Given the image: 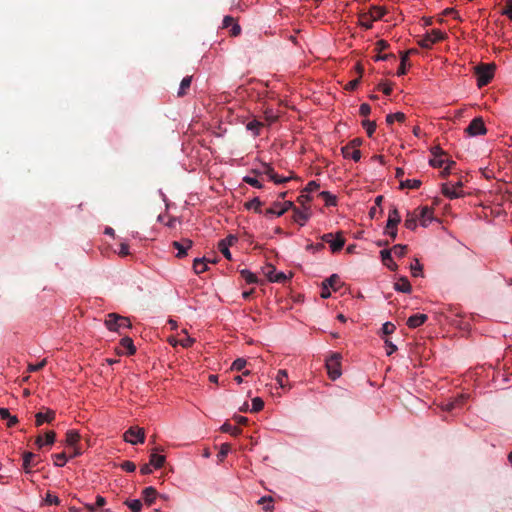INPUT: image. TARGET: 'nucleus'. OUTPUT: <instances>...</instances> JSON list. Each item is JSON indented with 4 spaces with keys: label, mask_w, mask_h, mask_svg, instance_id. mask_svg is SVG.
<instances>
[{
    "label": "nucleus",
    "mask_w": 512,
    "mask_h": 512,
    "mask_svg": "<svg viewBox=\"0 0 512 512\" xmlns=\"http://www.w3.org/2000/svg\"><path fill=\"white\" fill-rule=\"evenodd\" d=\"M221 430L225 433H230L232 436H238L242 430L237 426H232L230 423H224Z\"/></svg>",
    "instance_id": "nucleus-32"
},
{
    "label": "nucleus",
    "mask_w": 512,
    "mask_h": 512,
    "mask_svg": "<svg viewBox=\"0 0 512 512\" xmlns=\"http://www.w3.org/2000/svg\"><path fill=\"white\" fill-rule=\"evenodd\" d=\"M288 378V373L286 370H279L276 376V380L281 388H286L285 380Z\"/></svg>",
    "instance_id": "nucleus-41"
},
{
    "label": "nucleus",
    "mask_w": 512,
    "mask_h": 512,
    "mask_svg": "<svg viewBox=\"0 0 512 512\" xmlns=\"http://www.w3.org/2000/svg\"><path fill=\"white\" fill-rule=\"evenodd\" d=\"M384 14L385 10L381 7H372L369 12V15L374 21L381 19L384 16Z\"/></svg>",
    "instance_id": "nucleus-35"
},
{
    "label": "nucleus",
    "mask_w": 512,
    "mask_h": 512,
    "mask_svg": "<svg viewBox=\"0 0 512 512\" xmlns=\"http://www.w3.org/2000/svg\"><path fill=\"white\" fill-rule=\"evenodd\" d=\"M502 14L506 15L512 21V0H506Z\"/></svg>",
    "instance_id": "nucleus-50"
},
{
    "label": "nucleus",
    "mask_w": 512,
    "mask_h": 512,
    "mask_svg": "<svg viewBox=\"0 0 512 512\" xmlns=\"http://www.w3.org/2000/svg\"><path fill=\"white\" fill-rule=\"evenodd\" d=\"M287 279L286 275L283 272L275 273L274 276L269 275V280L271 282L283 283Z\"/></svg>",
    "instance_id": "nucleus-54"
},
{
    "label": "nucleus",
    "mask_w": 512,
    "mask_h": 512,
    "mask_svg": "<svg viewBox=\"0 0 512 512\" xmlns=\"http://www.w3.org/2000/svg\"><path fill=\"white\" fill-rule=\"evenodd\" d=\"M495 64H480L475 67V74L477 76V85L479 88L486 86L490 83L494 76Z\"/></svg>",
    "instance_id": "nucleus-1"
},
{
    "label": "nucleus",
    "mask_w": 512,
    "mask_h": 512,
    "mask_svg": "<svg viewBox=\"0 0 512 512\" xmlns=\"http://www.w3.org/2000/svg\"><path fill=\"white\" fill-rule=\"evenodd\" d=\"M244 182H246L247 184L251 185L252 187H255V188H258V189H261L263 186L261 184V182L256 179V178H253V177H250V176H246L244 177Z\"/></svg>",
    "instance_id": "nucleus-52"
},
{
    "label": "nucleus",
    "mask_w": 512,
    "mask_h": 512,
    "mask_svg": "<svg viewBox=\"0 0 512 512\" xmlns=\"http://www.w3.org/2000/svg\"><path fill=\"white\" fill-rule=\"evenodd\" d=\"M373 21L374 20H372V18H371V16L369 14H363L360 17V23L366 29H370L372 27V22Z\"/></svg>",
    "instance_id": "nucleus-46"
},
{
    "label": "nucleus",
    "mask_w": 512,
    "mask_h": 512,
    "mask_svg": "<svg viewBox=\"0 0 512 512\" xmlns=\"http://www.w3.org/2000/svg\"><path fill=\"white\" fill-rule=\"evenodd\" d=\"M293 207V202L291 201H285L283 203L280 202H274L272 207L265 210V215H276V216H282L286 211L291 209Z\"/></svg>",
    "instance_id": "nucleus-8"
},
{
    "label": "nucleus",
    "mask_w": 512,
    "mask_h": 512,
    "mask_svg": "<svg viewBox=\"0 0 512 512\" xmlns=\"http://www.w3.org/2000/svg\"><path fill=\"white\" fill-rule=\"evenodd\" d=\"M445 162H447V160L442 159V157H434L429 161L430 165L436 168L442 167Z\"/></svg>",
    "instance_id": "nucleus-58"
},
{
    "label": "nucleus",
    "mask_w": 512,
    "mask_h": 512,
    "mask_svg": "<svg viewBox=\"0 0 512 512\" xmlns=\"http://www.w3.org/2000/svg\"><path fill=\"white\" fill-rule=\"evenodd\" d=\"M121 468L125 470L126 472H134L136 469V465L131 461H124L121 464Z\"/></svg>",
    "instance_id": "nucleus-60"
},
{
    "label": "nucleus",
    "mask_w": 512,
    "mask_h": 512,
    "mask_svg": "<svg viewBox=\"0 0 512 512\" xmlns=\"http://www.w3.org/2000/svg\"><path fill=\"white\" fill-rule=\"evenodd\" d=\"M47 364V360L46 359H43L40 363L38 364H29L28 365V371L29 372H37V371H40L41 369H43L45 367V365Z\"/></svg>",
    "instance_id": "nucleus-53"
},
{
    "label": "nucleus",
    "mask_w": 512,
    "mask_h": 512,
    "mask_svg": "<svg viewBox=\"0 0 512 512\" xmlns=\"http://www.w3.org/2000/svg\"><path fill=\"white\" fill-rule=\"evenodd\" d=\"M80 440V435L76 430H69L66 433V443L69 446H75Z\"/></svg>",
    "instance_id": "nucleus-28"
},
{
    "label": "nucleus",
    "mask_w": 512,
    "mask_h": 512,
    "mask_svg": "<svg viewBox=\"0 0 512 512\" xmlns=\"http://www.w3.org/2000/svg\"><path fill=\"white\" fill-rule=\"evenodd\" d=\"M371 112V107L367 103L360 105L359 113L361 116H368Z\"/></svg>",
    "instance_id": "nucleus-63"
},
{
    "label": "nucleus",
    "mask_w": 512,
    "mask_h": 512,
    "mask_svg": "<svg viewBox=\"0 0 512 512\" xmlns=\"http://www.w3.org/2000/svg\"><path fill=\"white\" fill-rule=\"evenodd\" d=\"M408 62V53L401 54V63L397 70V75L402 76L406 74V64Z\"/></svg>",
    "instance_id": "nucleus-38"
},
{
    "label": "nucleus",
    "mask_w": 512,
    "mask_h": 512,
    "mask_svg": "<svg viewBox=\"0 0 512 512\" xmlns=\"http://www.w3.org/2000/svg\"><path fill=\"white\" fill-rule=\"evenodd\" d=\"M363 127L366 129L367 135L372 137L373 133L376 130V123L370 120H364L362 122Z\"/></svg>",
    "instance_id": "nucleus-42"
},
{
    "label": "nucleus",
    "mask_w": 512,
    "mask_h": 512,
    "mask_svg": "<svg viewBox=\"0 0 512 512\" xmlns=\"http://www.w3.org/2000/svg\"><path fill=\"white\" fill-rule=\"evenodd\" d=\"M411 273L414 277H418L421 275V272H422V265L419 263V261L416 259L415 260V264H412L411 267Z\"/></svg>",
    "instance_id": "nucleus-49"
},
{
    "label": "nucleus",
    "mask_w": 512,
    "mask_h": 512,
    "mask_svg": "<svg viewBox=\"0 0 512 512\" xmlns=\"http://www.w3.org/2000/svg\"><path fill=\"white\" fill-rule=\"evenodd\" d=\"M292 208L294 211V215H293L294 221L299 223L300 225H304L305 222L308 220V214L301 211L299 208H296L294 205Z\"/></svg>",
    "instance_id": "nucleus-24"
},
{
    "label": "nucleus",
    "mask_w": 512,
    "mask_h": 512,
    "mask_svg": "<svg viewBox=\"0 0 512 512\" xmlns=\"http://www.w3.org/2000/svg\"><path fill=\"white\" fill-rule=\"evenodd\" d=\"M390 250H391V253H394L395 256L403 257L406 254L407 246L397 244V245H394Z\"/></svg>",
    "instance_id": "nucleus-40"
},
{
    "label": "nucleus",
    "mask_w": 512,
    "mask_h": 512,
    "mask_svg": "<svg viewBox=\"0 0 512 512\" xmlns=\"http://www.w3.org/2000/svg\"><path fill=\"white\" fill-rule=\"evenodd\" d=\"M321 239L323 242L330 245V249L333 253L342 250L345 244V238L343 237L342 232L337 233L336 238H334L332 233H326L321 236Z\"/></svg>",
    "instance_id": "nucleus-4"
},
{
    "label": "nucleus",
    "mask_w": 512,
    "mask_h": 512,
    "mask_svg": "<svg viewBox=\"0 0 512 512\" xmlns=\"http://www.w3.org/2000/svg\"><path fill=\"white\" fill-rule=\"evenodd\" d=\"M237 237L235 235H228L225 239H222L221 242L225 243L228 247L233 246L237 242Z\"/></svg>",
    "instance_id": "nucleus-61"
},
{
    "label": "nucleus",
    "mask_w": 512,
    "mask_h": 512,
    "mask_svg": "<svg viewBox=\"0 0 512 512\" xmlns=\"http://www.w3.org/2000/svg\"><path fill=\"white\" fill-rule=\"evenodd\" d=\"M165 463V456L163 455H159V454H156V453H152L150 455V464L155 468V469H160Z\"/></svg>",
    "instance_id": "nucleus-26"
},
{
    "label": "nucleus",
    "mask_w": 512,
    "mask_h": 512,
    "mask_svg": "<svg viewBox=\"0 0 512 512\" xmlns=\"http://www.w3.org/2000/svg\"><path fill=\"white\" fill-rule=\"evenodd\" d=\"M193 245L192 240L183 239L181 242L174 241L172 246L178 250L177 257L183 258L187 255V250L190 249Z\"/></svg>",
    "instance_id": "nucleus-9"
},
{
    "label": "nucleus",
    "mask_w": 512,
    "mask_h": 512,
    "mask_svg": "<svg viewBox=\"0 0 512 512\" xmlns=\"http://www.w3.org/2000/svg\"><path fill=\"white\" fill-rule=\"evenodd\" d=\"M395 329H396L395 325L391 322H386L382 326V332L384 335H390V334L394 333Z\"/></svg>",
    "instance_id": "nucleus-55"
},
{
    "label": "nucleus",
    "mask_w": 512,
    "mask_h": 512,
    "mask_svg": "<svg viewBox=\"0 0 512 512\" xmlns=\"http://www.w3.org/2000/svg\"><path fill=\"white\" fill-rule=\"evenodd\" d=\"M465 132L470 136H479L485 135L487 133V129L483 119L481 117H476L466 127Z\"/></svg>",
    "instance_id": "nucleus-7"
},
{
    "label": "nucleus",
    "mask_w": 512,
    "mask_h": 512,
    "mask_svg": "<svg viewBox=\"0 0 512 512\" xmlns=\"http://www.w3.org/2000/svg\"><path fill=\"white\" fill-rule=\"evenodd\" d=\"M446 34L440 30L434 29L431 33L427 34L422 40L418 42V44L425 49H429L432 47L434 43L444 40Z\"/></svg>",
    "instance_id": "nucleus-6"
},
{
    "label": "nucleus",
    "mask_w": 512,
    "mask_h": 512,
    "mask_svg": "<svg viewBox=\"0 0 512 512\" xmlns=\"http://www.w3.org/2000/svg\"><path fill=\"white\" fill-rule=\"evenodd\" d=\"M356 70L359 74V76L351 81H349L346 85H345V90L347 91H354L358 85L360 84V81H361V77H362V73H363V67L360 63H357L356 64Z\"/></svg>",
    "instance_id": "nucleus-16"
},
{
    "label": "nucleus",
    "mask_w": 512,
    "mask_h": 512,
    "mask_svg": "<svg viewBox=\"0 0 512 512\" xmlns=\"http://www.w3.org/2000/svg\"><path fill=\"white\" fill-rule=\"evenodd\" d=\"M389 47V44L385 40H379L376 42L375 50L378 53H381L382 51L386 50Z\"/></svg>",
    "instance_id": "nucleus-59"
},
{
    "label": "nucleus",
    "mask_w": 512,
    "mask_h": 512,
    "mask_svg": "<svg viewBox=\"0 0 512 512\" xmlns=\"http://www.w3.org/2000/svg\"><path fill=\"white\" fill-rule=\"evenodd\" d=\"M341 150L344 158H351L355 162H358L361 158V151L359 149H351V146H344Z\"/></svg>",
    "instance_id": "nucleus-20"
},
{
    "label": "nucleus",
    "mask_w": 512,
    "mask_h": 512,
    "mask_svg": "<svg viewBox=\"0 0 512 512\" xmlns=\"http://www.w3.org/2000/svg\"><path fill=\"white\" fill-rule=\"evenodd\" d=\"M319 196L325 201L327 206H335L337 204L336 196L328 191H322Z\"/></svg>",
    "instance_id": "nucleus-31"
},
{
    "label": "nucleus",
    "mask_w": 512,
    "mask_h": 512,
    "mask_svg": "<svg viewBox=\"0 0 512 512\" xmlns=\"http://www.w3.org/2000/svg\"><path fill=\"white\" fill-rule=\"evenodd\" d=\"M230 449H231V446L228 443H224L221 445L220 451L217 455L220 461H222L227 456Z\"/></svg>",
    "instance_id": "nucleus-48"
},
{
    "label": "nucleus",
    "mask_w": 512,
    "mask_h": 512,
    "mask_svg": "<svg viewBox=\"0 0 512 512\" xmlns=\"http://www.w3.org/2000/svg\"><path fill=\"white\" fill-rule=\"evenodd\" d=\"M246 364H247V362H246V360H245V359H243V358H238V359H236V360L233 362V364H232V366H231V369H232V370H235V371H241V370H243V369H244V367L246 366Z\"/></svg>",
    "instance_id": "nucleus-47"
},
{
    "label": "nucleus",
    "mask_w": 512,
    "mask_h": 512,
    "mask_svg": "<svg viewBox=\"0 0 512 512\" xmlns=\"http://www.w3.org/2000/svg\"><path fill=\"white\" fill-rule=\"evenodd\" d=\"M55 419V412L53 410L47 409L45 413L38 412L35 415V424L36 426H41L44 422L51 423Z\"/></svg>",
    "instance_id": "nucleus-10"
},
{
    "label": "nucleus",
    "mask_w": 512,
    "mask_h": 512,
    "mask_svg": "<svg viewBox=\"0 0 512 512\" xmlns=\"http://www.w3.org/2000/svg\"><path fill=\"white\" fill-rule=\"evenodd\" d=\"M328 288L333 289L334 291H338L343 283L340 280V277L337 274H332L330 277L325 279L322 282Z\"/></svg>",
    "instance_id": "nucleus-14"
},
{
    "label": "nucleus",
    "mask_w": 512,
    "mask_h": 512,
    "mask_svg": "<svg viewBox=\"0 0 512 512\" xmlns=\"http://www.w3.org/2000/svg\"><path fill=\"white\" fill-rule=\"evenodd\" d=\"M53 458H54V464L58 467L64 466L68 460V457L64 452L54 454Z\"/></svg>",
    "instance_id": "nucleus-37"
},
{
    "label": "nucleus",
    "mask_w": 512,
    "mask_h": 512,
    "mask_svg": "<svg viewBox=\"0 0 512 512\" xmlns=\"http://www.w3.org/2000/svg\"><path fill=\"white\" fill-rule=\"evenodd\" d=\"M254 172L257 173V174H265V175H267L269 177L270 180L274 179L276 177V174H277V173H275L274 169L270 165H268V164H263V170L262 171L255 170Z\"/></svg>",
    "instance_id": "nucleus-39"
},
{
    "label": "nucleus",
    "mask_w": 512,
    "mask_h": 512,
    "mask_svg": "<svg viewBox=\"0 0 512 512\" xmlns=\"http://www.w3.org/2000/svg\"><path fill=\"white\" fill-rule=\"evenodd\" d=\"M240 275L248 284H254L258 282L257 276L247 269L241 270Z\"/></svg>",
    "instance_id": "nucleus-30"
},
{
    "label": "nucleus",
    "mask_w": 512,
    "mask_h": 512,
    "mask_svg": "<svg viewBox=\"0 0 512 512\" xmlns=\"http://www.w3.org/2000/svg\"><path fill=\"white\" fill-rule=\"evenodd\" d=\"M44 501L48 505H58L60 503L59 498L56 495L51 494L50 492L46 494Z\"/></svg>",
    "instance_id": "nucleus-51"
},
{
    "label": "nucleus",
    "mask_w": 512,
    "mask_h": 512,
    "mask_svg": "<svg viewBox=\"0 0 512 512\" xmlns=\"http://www.w3.org/2000/svg\"><path fill=\"white\" fill-rule=\"evenodd\" d=\"M245 206H246L247 209H253L257 213H261L262 212V210H261L262 202L257 197H255L251 201L247 202L245 204Z\"/></svg>",
    "instance_id": "nucleus-34"
},
{
    "label": "nucleus",
    "mask_w": 512,
    "mask_h": 512,
    "mask_svg": "<svg viewBox=\"0 0 512 512\" xmlns=\"http://www.w3.org/2000/svg\"><path fill=\"white\" fill-rule=\"evenodd\" d=\"M406 116L402 112H396L394 114H388L386 116V122L387 124H393L394 121L403 122L405 120Z\"/></svg>",
    "instance_id": "nucleus-33"
},
{
    "label": "nucleus",
    "mask_w": 512,
    "mask_h": 512,
    "mask_svg": "<svg viewBox=\"0 0 512 512\" xmlns=\"http://www.w3.org/2000/svg\"><path fill=\"white\" fill-rule=\"evenodd\" d=\"M391 254V250L388 249H384L380 252L383 264L391 271H395L398 268V266L393 261Z\"/></svg>",
    "instance_id": "nucleus-12"
},
{
    "label": "nucleus",
    "mask_w": 512,
    "mask_h": 512,
    "mask_svg": "<svg viewBox=\"0 0 512 512\" xmlns=\"http://www.w3.org/2000/svg\"><path fill=\"white\" fill-rule=\"evenodd\" d=\"M193 343H194V339L189 336H186V337L178 340V345H181L184 348L190 347Z\"/></svg>",
    "instance_id": "nucleus-56"
},
{
    "label": "nucleus",
    "mask_w": 512,
    "mask_h": 512,
    "mask_svg": "<svg viewBox=\"0 0 512 512\" xmlns=\"http://www.w3.org/2000/svg\"><path fill=\"white\" fill-rule=\"evenodd\" d=\"M428 319L426 314H414L407 319V326L409 328H417L423 325Z\"/></svg>",
    "instance_id": "nucleus-11"
},
{
    "label": "nucleus",
    "mask_w": 512,
    "mask_h": 512,
    "mask_svg": "<svg viewBox=\"0 0 512 512\" xmlns=\"http://www.w3.org/2000/svg\"><path fill=\"white\" fill-rule=\"evenodd\" d=\"M263 126V123L254 119L252 121H249L247 124H246V129L248 131H251L253 133L254 136H258L260 134V129L261 127Z\"/></svg>",
    "instance_id": "nucleus-27"
},
{
    "label": "nucleus",
    "mask_w": 512,
    "mask_h": 512,
    "mask_svg": "<svg viewBox=\"0 0 512 512\" xmlns=\"http://www.w3.org/2000/svg\"><path fill=\"white\" fill-rule=\"evenodd\" d=\"M55 439H56V433L54 431H48L45 435L44 443L46 445H52V444H54Z\"/></svg>",
    "instance_id": "nucleus-57"
},
{
    "label": "nucleus",
    "mask_w": 512,
    "mask_h": 512,
    "mask_svg": "<svg viewBox=\"0 0 512 512\" xmlns=\"http://www.w3.org/2000/svg\"><path fill=\"white\" fill-rule=\"evenodd\" d=\"M401 221L400 214L396 207L390 210L388 220H387V228L397 227Z\"/></svg>",
    "instance_id": "nucleus-18"
},
{
    "label": "nucleus",
    "mask_w": 512,
    "mask_h": 512,
    "mask_svg": "<svg viewBox=\"0 0 512 512\" xmlns=\"http://www.w3.org/2000/svg\"><path fill=\"white\" fill-rule=\"evenodd\" d=\"M212 262L215 263V261H210L207 258H196L193 262V269L196 274H201L207 270V263Z\"/></svg>",
    "instance_id": "nucleus-17"
},
{
    "label": "nucleus",
    "mask_w": 512,
    "mask_h": 512,
    "mask_svg": "<svg viewBox=\"0 0 512 512\" xmlns=\"http://www.w3.org/2000/svg\"><path fill=\"white\" fill-rule=\"evenodd\" d=\"M341 355L333 353L326 359V368L330 379L336 380L342 374L341 372Z\"/></svg>",
    "instance_id": "nucleus-3"
},
{
    "label": "nucleus",
    "mask_w": 512,
    "mask_h": 512,
    "mask_svg": "<svg viewBox=\"0 0 512 512\" xmlns=\"http://www.w3.org/2000/svg\"><path fill=\"white\" fill-rule=\"evenodd\" d=\"M218 249L219 251L223 254V256L227 259V260H231L232 259V256H231V252L229 250V247L225 244V243H222L221 241H219L218 243Z\"/></svg>",
    "instance_id": "nucleus-45"
},
{
    "label": "nucleus",
    "mask_w": 512,
    "mask_h": 512,
    "mask_svg": "<svg viewBox=\"0 0 512 512\" xmlns=\"http://www.w3.org/2000/svg\"><path fill=\"white\" fill-rule=\"evenodd\" d=\"M142 496H143L144 501L148 505H151L154 502V500L156 499L157 491L155 488H153L151 486L146 487L142 492Z\"/></svg>",
    "instance_id": "nucleus-22"
},
{
    "label": "nucleus",
    "mask_w": 512,
    "mask_h": 512,
    "mask_svg": "<svg viewBox=\"0 0 512 512\" xmlns=\"http://www.w3.org/2000/svg\"><path fill=\"white\" fill-rule=\"evenodd\" d=\"M118 254L121 257L129 255V246L125 243H121Z\"/></svg>",
    "instance_id": "nucleus-64"
},
{
    "label": "nucleus",
    "mask_w": 512,
    "mask_h": 512,
    "mask_svg": "<svg viewBox=\"0 0 512 512\" xmlns=\"http://www.w3.org/2000/svg\"><path fill=\"white\" fill-rule=\"evenodd\" d=\"M442 194L450 199L462 197L463 191H457L456 187L450 186L447 183L442 184Z\"/></svg>",
    "instance_id": "nucleus-13"
},
{
    "label": "nucleus",
    "mask_w": 512,
    "mask_h": 512,
    "mask_svg": "<svg viewBox=\"0 0 512 512\" xmlns=\"http://www.w3.org/2000/svg\"><path fill=\"white\" fill-rule=\"evenodd\" d=\"M264 407V401L260 397H255L252 399V412H259Z\"/></svg>",
    "instance_id": "nucleus-43"
},
{
    "label": "nucleus",
    "mask_w": 512,
    "mask_h": 512,
    "mask_svg": "<svg viewBox=\"0 0 512 512\" xmlns=\"http://www.w3.org/2000/svg\"><path fill=\"white\" fill-rule=\"evenodd\" d=\"M421 186V181L417 179H407L400 182V188L405 189H418Z\"/></svg>",
    "instance_id": "nucleus-29"
},
{
    "label": "nucleus",
    "mask_w": 512,
    "mask_h": 512,
    "mask_svg": "<svg viewBox=\"0 0 512 512\" xmlns=\"http://www.w3.org/2000/svg\"><path fill=\"white\" fill-rule=\"evenodd\" d=\"M126 504L132 512H140L142 509V503L138 499L126 501Z\"/></svg>",
    "instance_id": "nucleus-44"
},
{
    "label": "nucleus",
    "mask_w": 512,
    "mask_h": 512,
    "mask_svg": "<svg viewBox=\"0 0 512 512\" xmlns=\"http://www.w3.org/2000/svg\"><path fill=\"white\" fill-rule=\"evenodd\" d=\"M105 325L109 330L119 332L122 328H130L131 322L127 317L110 313L107 315Z\"/></svg>",
    "instance_id": "nucleus-2"
},
{
    "label": "nucleus",
    "mask_w": 512,
    "mask_h": 512,
    "mask_svg": "<svg viewBox=\"0 0 512 512\" xmlns=\"http://www.w3.org/2000/svg\"><path fill=\"white\" fill-rule=\"evenodd\" d=\"M121 346L127 350L128 355H133L136 352V347L133 344V340L130 337H124L120 341Z\"/></svg>",
    "instance_id": "nucleus-25"
},
{
    "label": "nucleus",
    "mask_w": 512,
    "mask_h": 512,
    "mask_svg": "<svg viewBox=\"0 0 512 512\" xmlns=\"http://www.w3.org/2000/svg\"><path fill=\"white\" fill-rule=\"evenodd\" d=\"M404 225L409 230L416 229V227H417V216L408 213Z\"/></svg>",
    "instance_id": "nucleus-36"
},
{
    "label": "nucleus",
    "mask_w": 512,
    "mask_h": 512,
    "mask_svg": "<svg viewBox=\"0 0 512 512\" xmlns=\"http://www.w3.org/2000/svg\"><path fill=\"white\" fill-rule=\"evenodd\" d=\"M324 244L323 243H316V244H313V243H310L306 246V250L307 251H320L322 249H324Z\"/></svg>",
    "instance_id": "nucleus-62"
},
{
    "label": "nucleus",
    "mask_w": 512,
    "mask_h": 512,
    "mask_svg": "<svg viewBox=\"0 0 512 512\" xmlns=\"http://www.w3.org/2000/svg\"><path fill=\"white\" fill-rule=\"evenodd\" d=\"M192 76H186L182 79L177 95L183 97L187 94L188 89L191 86Z\"/></svg>",
    "instance_id": "nucleus-23"
},
{
    "label": "nucleus",
    "mask_w": 512,
    "mask_h": 512,
    "mask_svg": "<svg viewBox=\"0 0 512 512\" xmlns=\"http://www.w3.org/2000/svg\"><path fill=\"white\" fill-rule=\"evenodd\" d=\"M394 289L398 292L410 293L412 287L407 277H401L399 281L394 284Z\"/></svg>",
    "instance_id": "nucleus-19"
},
{
    "label": "nucleus",
    "mask_w": 512,
    "mask_h": 512,
    "mask_svg": "<svg viewBox=\"0 0 512 512\" xmlns=\"http://www.w3.org/2000/svg\"><path fill=\"white\" fill-rule=\"evenodd\" d=\"M420 222L422 226H427L428 222L433 219V211L428 206H424L420 209Z\"/></svg>",
    "instance_id": "nucleus-21"
},
{
    "label": "nucleus",
    "mask_w": 512,
    "mask_h": 512,
    "mask_svg": "<svg viewBox=\"0 0 512 512\" xmlns=\"http://www.w3.org/2000/svg\"><path fill=\"white\" fill-rule=\"evenodd\" d=\"M124 440L132 445H136L138 443H144V441H145L144 429L138 428V427H130L124 433Z\"/></svg>",
    "instance_id": "nucleus-5"
},
{
    "label": "nucleus",
    "mask_w": 512,
    "mask_h": 512,
    "mask_svg": "<svg viewBox=\"0 0 512 512\" xmlns=\"http://www.w3.org/2000/svg\"><path fill=\"white\" fill-rule=\"evenodd\" d=\"M36 455L32 452H25L23 454V469L26 473H30L31 467L37 465V462H34Z\"/></svg>",
    "instance_id": "nucleus-15"
}]
</instances>
